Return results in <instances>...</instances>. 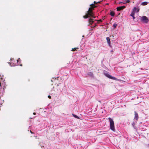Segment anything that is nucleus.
<instances>
[{
	"instance_id": "1",
	"label": "nucleus",
	"mask_w": 149,
	"mask_h": 149,
	"mask_svg": "<svg viewBox=\"0 0 149 149\" xmlns=\"http://www.w3.org/2000/svg\"><path fill=\"white\" fill-rule=\"evenodd\" d=\"M90 6V7L89 8L88 10L87 11V13L85 15L83 16V17L85 19L87 18L90 16H93V10L95 8L97 7V6L93 4H91Z\"/></svg>"
},
{
	"instance_id": "2",
	"label": "nucleus",
	"mask_w": 149,
	"mask_h": 149,
	"mask_svg": "<svg viewBox=\"0 0 149 149\" xmlns=\"http://www.w3.org/2000/svg\"><path fill=\"white\" fill-rule=\"evenodd\" d=\"M108 119L110 122V129L113 131L115 132V130L114 127V123L113 120L111 118H109Z\"/></svg>"
},
{
	"instance_id": "3",
	"label": "nucleus",
	"mask_w": 149,
	"mask_h": 149,
	"mask_svg": "<svg viewBox=\"0 0 149 149\" xmlns=\"http://www.w3.org/2000/svg\"><path fill=\"white\" fill-rule=\"evenodd\" d=\"M141 20L142 22L146 23H147L148 22V18L145 16L142 17Z\"/></svg>"
},
{
	"instance_id": "4",
	"label": "nucleus",
	"mask_w": 149,
	"mask_h": 149,
	"mask_svg": "<svg viewBox=\"0 0 149 149\" xmlns=\"http://www.w3.org/2000/svg\"><path fill=\"white\" fill-rule=\"evenodd\" d=\"M88 26L91 25L94 22V19L92 18H90L88 20Z\"/></svg>"
},
{
	"instance_id": "5",
	"label": "nucleus",
	"mask_w": 149,
	"mask_h": 149,
	"mask_svg": "<svg viewBox=\"0 0 149 149\" xmlns=\"http://www.w3.org/2000/svg\"><path fill=\"white\" fill-rule=\"evenodd\" d=\"M125 8V6H120L118 7H117V10L118 11H120L124 9Z\"/></svg>"
},
{
	"instance_id": "6",
	"label": "nucleus",
	"mask_w": 149,
	"mask_h": 149,
	"mask_svg": "<svg viewBox=\"0 0 149 149\" xmlns=\"http://www.w3.org/2000/svg\"><path fill=\"white\" fill-rule=\"evenodd\" d=\"M134 119L137 121L139 118V116L138 113L135 111H134Z\"/></svg>"
},
{
	"instance_id": "7",
	"label": "nucleus",
	"mask_w": 149,
	"mask_h": 149,
	"mask_svg": "<svg viewBox=\"0 0 149 149\" xmlns=\"http://www.w3.org/2000/svg\"><path fill=\"white\" fill-rule=\"evenodd\" d=\"M106 40L107 41V42L110 47H111V41L110 40V39L109 37H107Z\"/></svg>"
},
{
	"instance_id": "8",
	"label": "nucleus",
	"mask_w": 149,
	"mask_h": 149,
	"mask_svg": "<svg viewBox=\"0 0 149 149\" xmlns=\"http://www.w3.org/2000/svg\"><path fill=\"white\" fill-rule=\"evenodd\" d=\"M132 10L134 11H135V12L136 11L137 12H138L139 11V8H137L136 7H134V8Z\"/></svg>"
},
{
	"instance_id": "9",
	"label": "nucleus",
	"mask_w": 149,
	"mask_h": 149,
	"mask_svg": "<svg viewBox=\"0 0 149 149\" xmlns=\"http://www.w3.org/2000/svg\"><path fill=\"white\" fill-rule=\"evenodd\" d=\"M148 3L147 2H146V1L143 2L141 3V5L143 6H145V5H147Z\"/></svg>"
},
{
	"instance_id": "10",
	"label": "nucleus",
	"mask_w": 149,
	"mask_h": 149,
	"mask_svg": "<svg viewBox=\"0 0 149 149\" xmlns=\"http://www.w3.org/2000/svg\"><path fill=\"white\" fill-rule=\"evenodd\" d=\"M110 15L111 16H114L115 15V13L114 11H111V12L110 13Z\"/></svg>"
},
{
	"instance_id": "11",
	"label": "nucleus",
	"mask_w": 149,
	"mask_h": 149,
	"mask_svg": "<svg viewBox=\"0 0 149 149\" xmlns=\"http://www.w3.org/2000/svg\"><path fill=\"white\" fill-rule=\"evenodd\" d=\"M105 75L106 76H107L108 78L111 79V75H110L108 73L105 74Z\"/></svg>"
},
{
	"instance_id": "12",
	"label": "nucleus",
	"mask_w": 149,
	"mask_h": 149,
	"mask_svg": "<svg viewBox=\"0 0 149 149\" xmlns=\"http://www.w3.org/2000/svg\"><path fill=\"white\" fill-rule=\"evenodd\" d=\"M78 49H79V48L78 47L74 48H72V49L71 51H77Z\"/></svg>"
},
{
	"instance_id": "13",
	"label": "nucleus",
	"mask_w": 149,
	"mask_h": 149,
	"mask_svg": "<svg viewBox=\"0 0 149 149\" xmlns=\"http://www.w3.org/2000/svg\"><path fill=\"white\" fill-rule=\"evenodd\" d=\"M111 79H113V80H118L116 78V77H113L112 76H111Z\"/></svg>"
},
{
	"instance_id": "14",
	"label": "nucleus",
	"mask_w": 149,
	"mask_h": 149,
	"mask_svg": "<svg viewBox=\"0 0 149 149\" xmlns=\"http://www.w3.org/2000/svg\"><path fill=\"white\" fill-rule=\"evenodd\" d=\"M72 115L74 117H75L77 118V119L79 118V117L78 116H77L75 114H73Z\"/></svg>"
},
{
	"instance_id": "15",
	"label": "nucleus",
	"mask_w": 149,
	"mask_h": 149,
	"mask_svg": "<svg viewBox=\"0 0 149 149\" xmlns=\"http://www.w3.org/2000/svg\"><path fill=\"white\" fill-rule=\"evenodd\" d=\"M117 26V24H116L114 23L113 25V27L114 28H116Z\"/></svg>"
},
{
	"instance_id": "16",
	"label": "nucleus",
	"mask_w": 149,
	"mask_h": 149,
	"mask_svg": "<svg viewBox=\"0 0 149 149\" xmlns=\"http://www.w3.org/2000/svg\"><path fill=\"white\" fill-rule=\"evenodd\" d=\"M130 2V0H127L126 1V2H120V3H129Z\"/></svg>"
},
{
	"instance_id": "17",
	"label": "nucleus",
	"mask_w": 149,
	"mask_h": 149,
	"mask_svg": "<svg viewBox=\"0 0 149 149\" xmlns=\"http://www.w3.org/2000/svg\"><path fill=\"white\" fill-rule=\"evenodd\" d=\"M100 2V1H98V2H97L95 1H94V4L95 5V4H97V3H99Z\"/></svg>"
},
{
	"instance_id": "18",
	"label": "nucleus",
	"mask_w": 149,
	"mask_h": 149,
	"mask_svg": "<svg viewBox=\"0 0 149 149\" xmlns=\"http://www.w3.org/2000/svg\"><path fill=\"white\" fill-rule=\"evenodd\" d=\"M136 12L135 11H133V10H132V12L131 13V14H132V15H134L135 14Z\"/></svg>"
},
{
	"instance_id": "19",
	"label": "nucleus",
	"mask_w": 149,
	"mask_h": 149,
	"mask_svg": "<svg viewBox=\"0 0 149 149\" xmlns=\"http://www.w3.org/2000/svg\"><path fill=\"white\" fill-rule=\"evenodd\" d=\"M97 23H99L100 22H102V20L101 19L97 20Z\"/></svg>"
},
{
	"instance_id": "20",
	"label": "nucleus",
	"mask_w": 149,
	"mask_h": 149,
	"mask_svg": "<svg viewBox=\"0 0 149 149\" xmlns=\"http://www.w3.org/2000/svg\"><path fill=\"white\" fill-rule=\"evenodd\" d=\"M134 15H132V14H131L130 15L134 19L135 18V17H134Z\"/></svg>"
},
{
	"instance_id": "21",
	"label": "nucleus",
	"mask_w": 149,
	"mask_h": 149,
	"mask_svg": "<svg viewBox=\"0 0 149 149\" xmlns=\"http://www.w3.org/2000/svg\"><path fill=\"white\" fill-rule=\"evenodd\" d=\"M20 61V58H19L18 59H17V62H19V61Z\"/></svg>"
},
{
	"instance_id": "22",
	"label": "nucleus",
	"mask_w": 149,
	"mask_h": 149,
	"mask_svg": "<svg viewBox=\"0 0 149 149\" xmlns=\"http://www.w3.org/2000/svg\"><path fill=\"white\" fill-rule=\"evenodd\" d=\"M90 17H92L94 18H96V17L94 16V15L93 14V16H90Z\"/></svg>"
},
{
	"instance_id": "23",
	"label": "nucleus",
	"mask_w": 149,
	"mask_h": 149,
	"mask_svg": "<svg viewBox=\"0 0 149 149\" xmlns=\"http://www.w3.org/2000/svg\"><path fill=\"white\" fill-rule=\"evenodd\" d=\"M48 97L49 99H51V96L49 95L48 96Z\"/></svg>"
},
{
	"instance_id": "24",
	"label": "nucleus",
	"mask_w": 149,
	"mask_h": 149,
	"mask_svg": "<svg viewBox=\"0 0 149 149\" xmlns=\"http://www.w3.org/2000/svg\"><path fill=\"white\" fill-rule=\"evenodd\" d=\"M33 114L34 115H35L36 114V113L35 112H34L33 113Z\"/></svg>"
},
{
	"instance_id": "25",
	"label": "nucleus",
	"mask_w": 149,
	"mask_h": 149,
	"mask_svg": "<svg viewBox=\"0 0 149 149\" xmlns=\"http://www.w3.org/2000/svg\"><path fill=\"white\" fill-rule=\"evenodd\" d=\"M20 65V66H22V64H21L20 65Z\"/></svg>"
},
{
	"instance_id": "26",
	"label": "nucleus",
	"mask_w": 149,
	"mask_h": 149,
	"mask_svg": "<svg viewBox=\"0 0 149 149\" xmlns=\"http://www.w3.org/2000/svg\"><path fill=\"white\" fill-rule=\"evenodd\" d=\"M30 132L31 133H33L32 132V131H30Z\"/></svg>"
},
{
	"instance_id": "27",
	"label": "nucleus",
	"mask_w": 149,
	"mask_h": 149,
	"mask_svg": "<svg viewBox=\"0 0 149 149\" xmlns=\"http://www.w3.org/2000/svg\"><path fill=\"white\" fill-rule=\"evenodd\" d=\"M95 27V26H93V28H94Z\"/></svg>"
}]
</instances>
